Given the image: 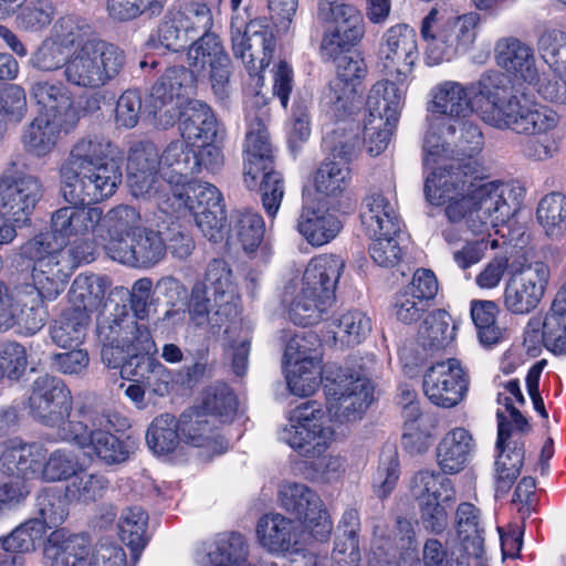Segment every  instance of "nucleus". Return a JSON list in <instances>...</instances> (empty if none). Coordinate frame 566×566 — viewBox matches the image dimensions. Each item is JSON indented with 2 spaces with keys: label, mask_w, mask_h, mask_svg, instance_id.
<instances>
[{
  "label": "nucleus",
  "mask_w": 566,
  "mask_h": 566,
  "mask_svg": "<svg viewBox=\"0 0 566 566\" xmlns=\"http://www.w3.org/2000/svg\"><path fill=\"white\" fill-rule=\"evenodd\" d=\"M522 190L502 181H489L475 164L454 168L449 174L427 177L424 195L434 206H444L449 224L442 230L448 244H464L453 251L454 263L467 270L479 263L488 247L496 249L497 240H469L465 234L483 235L490 228L505 223L520 206Z\"/></svg>",
  "instance_id": "obj_1"
},
{
  "label": "nucleus",
  "mask_w": 566,
  "mask_h": 566,
  "mask_svg": "<svg viewBox=\"0 0 566 566\" xmlns=\"http://www.w3.org/2000/svg\"><path fill=\"white\" fill-rule=\"evenodd\" d=\"M537 51L551 74L539 76L534 50L516 38L500 39L494 49L496 64L516 78L536 86L546 101L566 105V32L545 30L537 40Z\"/></svg>",
  "instance_id": "obj_2"
},
{
  "label": "nucleus",
  "mask_w": 566,
  "mask_h": 566,
  "mask_svg": "<svg viewBox=\"0 0 566 566\" xmlns=\"http://www.w3.org/2000/svg\"><path fill=\"white\" fill-rule=\"evenodd\" d=\"M511 96L513 93L507 75L489 71L468 85L457 81H443L436 85L431 111L446 116L448 123L465 119L476 113L485 124L495 128L492 120L503 115Z\"/></svg>",
  "instance_id": "obj_3"
},
{
  "label": "nucleus",
  "mask_w": 566,
  "mask_h": 566,
  "mask_svg": "<svg viewBox=\"0 0 566 566\" xmlns=\"http://www.w3.org/2000/svg\"><path fill=\"white\" fill-rule=\"evenodd\" d=\"M265 105V97L259 92L247 104L244 182L250 189L260 184L263 207L273 218L284 196V184L281 174L273 167V150L266 130L269 109Z\"/></svg>",
  "instance_id": "obj_4"
},
{
  "label": "nucleus",
  "mask_w": 566,
  "mask_h": 566,
  "mask_svg": "<svg viewBox=\"0 0 566 566\" xmlns=\"http://www.w3.org/2000/svg\"><path fill=\"white\" fill-rule=\"evenodd\" d=\"M172 12L190 41H193L187 53L190 67L206 71L209 66L212 90L223 99L228 95L230 59L217 35L210 32L213 27L211 9L203 2L190 1Z\"/></svg>",
  "instance_id": "obj_5"
},
{
  "label": "nucleus",
  "mask_w": 566,
  "mask_h": 566,
  "mask_svg": "<svg viewBox=\"0 0 566 566\" xmlns=\"http://www.w3.org/2000/svg\"><path fill=\"white\" fill-rule=\"evenodd\" d=\"M78 419L70 420L60 429V439L75 443L82 449L90 448L103 464L115 465L126 462L134 446L114 432H124L130 427L129 419L120 411L105 409H82Z\"/></svg>",
  "instance_id": "obj_6"
},
{
  "label": "nucleus",
  "mask_w": 566,
  "mask_h": 566,
  "mask_svg": "<svg viewBox=\"0 0 566 566\" xmlns=\"http://www.w3.org/2000/svg\"><path fill=\"white\" fill-rule=\"evenodd\" d=\"M31 94L43 111L24 127L22 144L29 154L42 158L55 149L62 136L75 128L78 113L64 87L38 82Z\"/></svg>",
  "instance_id": "obj_7"
},
{
  "label": "nucleus",
  "mask_w": 566,
  "mask_h": 566,
  "mask_svg": "<svg viewBox=\"0 0 566 566\" xmlns=\"http://www.w3.org/2000/svg\"><path fill=\"white\" fill-rule=\"evenodd\" d=\"M483 135L480 127L465 119L448 123L446 118H433L423 140V165L432 167L438 176L468 164L481 165L471 158L481 151Z\"/></svg>",
  "instance_id": "obj_8"
},
{
  "label": "nucleus",
  "mask_w": 566,
  "mask_h": 566,
  "mask_svg": "<svg viewBox=\"0 0 566 566\" xmlns=\"http://www.w3.org/2000/svg\"><path fill=\"white\" fill-rule=\"evenodd\" d=\"M345 261L334 254H322L307 264L301 286L289 305L290 319L301 326L321 322L335 301V287Z\"/></svg>",
  "instance_id": "obj_9"
},
{
  "label": "nucleus",
  "mask_w": 566,
  "mask_h": 566,
  "mask_svg": "<svg viewBox=\"0 0 566 566\" xmlns=\"http://www.w3.org/2000/svg\"><path fill=\"white\" fill-rule=\"evenodd\" d=\"M22 254L33 262V285L46 301H54L65 289L74 270L82 262H91V253L83 244L63 248L51 237H33L22 248Z\"/></svg>",
  "instance_id": "obj_10"
},
{
  "label": "nucleus",
  "mask_w": 566,
  "mask_h": 566,
  "mask_svg": "<svg viewBox=\"0 0 566 566\" xmlns=\"http://www.w3.org/2000/svg\"><path fill=\"white\" fill-rule=\"evenodd\" d=\"M239 293L232 272L222 260H212L203 282L195 284L188 303L190 321L198 327L218 332L238 315Z\"/></svg>",
  "instance_id": "obj_11"
},
{
  "label": "nucleus",
  "mask_w": 566,
  "mask_h": 566,
  "mask_svg": "<svg viewBox=\"0 0 566 566\" xmlns=\"http://www.w3.org/2000/svg\"><path fill=\"white\" fill-rule=\"evenodd\" d=\"M558 120V114L551 107L513 94L505 103L503 115L492 122L497 129H510L516 134L533 136L524 145L525 156L535 160H546L558 151L557 140L553 135Z\"/></svg>",
  "instance_id": "obj_12"
},
{
  "label": "nucleus",
  "mask_w": 566,
  "mask_h": 566,
  "mask_svg": "<svg viewBox=\"0 0 566 566\" xmlns=\"http://www.w3.org/2000/svg\"><path fill=\"white\" fill-rule=\"evenodd\" d=\"M125 63L126 56L119 46L94 36L67 54L63 74L70 85L96 90L116 78Z\"/></svg>",
  "instance_id": "obj_13"
},
{
  "label": "nucleus",
  "mask_w": 566,
  "mask_h": 566,
  "mask_svg": "<svg viewBox=\"0 0 566 566\" xmlns=\"http://www.w3.org/2000/svg\"><path fill=\"white\" fill-rule=\"evenodd\" d=\"M158 205L165 213L190 212L209 241L222 238L227 214L222 195L214 185L188 179L172 188Z\"/></svg>",
  "instance_id": "obj_14"
},
{
  "label": "nucleus",
  "mask_w": 566,
  "mask_h": 566,
  "mask_svg": "<svg viewBox=\"0 0 566 566\" xmlns=\"http://www.w3.org/2000/svg\"><path fill=\"white\" fill-rule=\"evenodd\" d=\"M232 52L240 59L255 87L264 82L262 72L272 59L275 39L265 19H250L248 9H232L230 22Z\"/></svg>",
  "instance_id": "obj_15"
},
{
  "label": "nucleus",
  "mask_w": 566,
  "mask_h": 566,
  "mask_svg": "<svg viewBox=\"0 0 566 566\" xmlns=\"http://www.w3.org/2000/svg\"><path fill=\"white\" fill-rule=\"evenodd\" d=\"M209 74L182 66H170L158 77L150 88L147 111L153 115L157 126L168 128L175 125L181 112L188 107L196 92V76Z\"/></svg>",
  "instance_id": "obj_16"
},
{
  "label": "nucleus",
  "mask_w": 566,
  "mask_h": 566,
  "mask_svg": "<svg viewBox=\"0 0 566 566\" xmlns=\"http://www.w3.org/2000/svg\"><path fill=\"white\" fill-rule=\"evenodd\" d=\"M317 18L328 27L321 41V53L326 60H336L358 46L366 34L361 11L344 0H319Z\"/></svg>",
  "instance_id": "obj_17"
},
{
  "label": "nucleus",
  "mask_w": 566,
  "mask_h": 566,
  "mask_svg": "<svg viewBox=\"0 0 566 566\" xmlns=\"http://www.w3.org/2000/svg\"><path fill=\"white\" fill-rule=\"evenodd\" d=\"M334 429L325 412L316 402L310 401L294 408L277 437L301 457L319 459L334 441Z\"/></svg>",
  "instance_id": "obj_18"
},
{
  "label": "nucleus",
  "mask_w": 566,
  "mask_h": 566,
  "mask_svg": "<svg viewBox=\"0 0 566 566\" xmlns=\"http://www.w3.org/2000/svg\"><path fill=\"white\" fill-rule=\"evenodd\" d=\"M438 21V11L431 10L423 19L421 34L427 42L426 59L428 64L437 65L444 61H451L458 55L469 51L476 38V27L480 15L475 12L444 20L438 29L432 31Z\"/></svg>",
  "instance_id": "obj_19"
},
{
  "label": "nucleus",
  "mask_w": 566,
  "mask_h": 566,
  "mask_svg": "<svg viewBox=\"0 0 566 566\" xmlns=\"http://www.w3.org/2000/svg\"><path fill=\"white\" fill-rule=\"evenodd\" d=\"M327 410L339 422L361 418L373 400V385L359 371L339 367L325 376Z\"/></svg>",
  "instance_id": "obj_20"
},
{
  "label": "nucleus",
  "mask_w": 566,
  "mask_h": 566,
  "mask_svg": "<svg viewBox=\"0 0 566 566\" xmlns=\"http://www.w3.org/2000/svg\"><path fill=\"white\" fill-rule=\"evenodd\" d=\"M406 80L388 77L373 85L367 97L366 128L370 136L380 137L370 151H384L391 139L405 104Z\"/></svg>",
  "instance_id": "obj_21"
},
{
  "label": "nucleus",
  "mask_w": 566,
  "mask_h": 566,
  "mask_svg": "<svg viewBox=\"0 0 566 566\" xmlns=\"http://www.w3.org/2000/svg\"><path fill=\"white\" fill-rule=\"evenodd\" d=\"M549 268L542 261L513 263L503 290V306L525 316L542 303L549 281Z\"/></svg>",
  "instance_id": "obj_22"
},
{
  "label": "nucleus",
  "mask_w": 566,
  "mask_h": 566,
  "mask_svg": "<svg viewBox=\"0 0 566 566\" xmlns=\"http://www.w3.org/2000/svg\"><path fill=\"white\" fill-rule=\"evenodd\" d=\"M43 297L31 285L10 290L0 283V331L15 328L21 335H34L45 324Z\"/></svg>",
  "instance_id": "obj_23"
},
{
  "label": "nucleus",
  "mask_w": 566,
  "mask_h": 566,
  "mask_svg": "<svg viewBox=\"0 0 566 566\" xmlns=\"http://www.w3.org/2000/svg\"><path fill=\"white\" fill-rule=\"evenodd\" d=\"M61 192L69 203L97 202L112 197L122 181V171L115 160L60 174Z\"/></svg>",
  "instance_id": "obj_24"
},
{
  "label": "nucleus",
  "mask_w": 566,
  "mask_h": 566,
  "mask_svg": "<svg viewBox=\"0 0 566 566\" xmlns=\"http://www.w3.org/2000/svg\"><path fill=\"white\" fill-rule=\"evenodd\" d=\"M279 502L283 510L301 522L311 536L326 542L333 523L318 494L304 483L285 481L279 488Z\"/></svg>",
  "instance_id": "obj_25"
},
{
  "label": "nucleus",
  "mask_w": 566,
  "mask_h": 566,
  "mask_svg": "<svg viewBox=\"0 0 566 566\" xmlns=\"http://www.w3.org/2000/svg\"><path fill=\"white\" fill-rule=\"evenodd\" d=\"M99 344H130L139 350L157 352L148 327L138 323L126 304L108 300L96 317Z\"/></svg>",
  "instance_id": "obj_26"
},
{
  "label": "nucleus",
  "mask_w": 566,
  "mask_h": 566,
  "mask_svg": "<svg viewBox=\"0 0 566 566\" xmlns=\"http://www.w3.org/2000/svg\"><path fill=\"white\" fill-rule=\"evenodd\" d=\"M412 494L419 503L424 527L433 533L442 532L448 525L444 504L455 496L451 480L438 472L419 471L412 479Z\"/></svg>",
  "instance_id": "obj_27"
},
{
  "label": "nucleus",
  "mask_w": 566,
  "mask_h": 566,
  "mask_svg": "<svg viewBox=\"0 0 566 566\" xmlns=\"http://www.w3.org/2000/svg\"><path fill=\"white\" fill-rule=\"evenodd\" d=\"M72 402L71 391L60 378L42 375L33 381L30 412L44 426L56 427L59 436L60 429L70 421L65 418L70 417Z\"/></svg>",
  "instance_id": "obj_28"
},
{
  "label": "nucleus",
  "mask_w": 566,
  "mask_h": 566,
  "mask_svg": "<svg viewBox=\"0 0 566 566\" xmlns=\"http://www.w3.org/2000/svg\"><path fill=\"white\" fill-rule=\"evenodd\" d=\"M418 57L417 34L408 24H396L384 33L378 66L387 76L407 80Z\"/></svg>",
  "instance_id": "obj_29"
},
{
  "label": "nucleus",
  "mask_w": 566,
  "mask_h": 566,
  "mask_svg": "<svg viewBox=\"0 0 566 566\" xmlns=\"http://www.w3.org/2000/svg\"><path fill=\"white\" fill-rule=\"evenodd\" d=\"M42 195L43 187L38 177L2 175L0 177V213L18 226H25L30 222Z\"/></svg>",
  "instance_id": "obj_30"
},
{
  "label": "nucleus",
  "mask_w": 566,
  "mask_h": 566,
  "mask_svg": "<svg viewBox=\"0 0 566 566\" xmlns=\"http://www.w3.org/2000/svg\"><path fill=\"white\" fill-rule=\"evenodd\" d=\"M158 150L153 143L137 142L132 145L127 158V180L132 195L136 198H164V184Z\"/></svg>",
  "instance_id": "obj_31"
},
{
  "label": "nucleus",
  "mask_w": 566,
  "mask_h": 566,
  "mask_svg": "<svg viewBox=\"0 0 566 566\" xmlns=\"http://www.w3.org/2000/svg\"><path fill=\"white\" fill-rule=\"evenodd\" d=\"M468 377L455 358L433 364L423 376V392L434 405L443 408L457 406L468 391Z\"/></svg>",
  "instance_id": "obj_32"
},
{
  "label": "nucleus",
  "mask_w": 566,
  "mask_h": 566,
  "mask_svg": "<svg viewBox=\"0 0 566 566\" xmlns=\"http://www.w3.org/2000/svg\"><path fill=\"white\" fill-rule=\"evenodd\" d=\"M524 344L528 348L544 344L553 353H566V287L557 291L543 318H530L524 329Z\"/></svg>",
  "instance_id": "obj_33"
},
{
  "label": "nucleus",
  "mask_w": 566,
  "mask_h": 566,
  "mask_svg": "<svg viewBox=\"0 0 566 566\" xmlns=\"http://www.w3.org/2000/svg\"><path fill=\"white\" fill-rule=\"evenodd\" d=\"M103 212L99 208L85 203H71L56 209L51 214L50 231L36 237H51L63 248L78 244L77 239L93 232L101 222Z\"/></svg>",
  "instance_id": "obj_34"
},
{
  "label": "nucleus",
  "mask_w": 566,
  "mask_h": 566,
  "mask_svg": "<svg viewBox=\"0 0 566 566\" xmlns=\"http://www.w3.org/2000/svg\"><path fill=\"white\" fill-rule=\"evenodd\" d=\"M336 70L337 77L334 78L327 91L324 93L323 102L329 107L335 116H343L355 108V87L354 81L365 76L367 72L366 63L360 54L339 55Z\"/></svg>",
  "instance_id": "obj_35"
},
{
  "label": "nucleus",
  "mask_w": 566,
  "mask_h": 566,
  "mask_svg": "<svg viewBox=\"0 0 566 566\" xmlns=\"http://www.w3.org/2000/svg\"><path fill=\"white\" fill-rule=\"evenodd\" d=\"M256 536L268 552L285 555L301 551L302 532L295 521L280 514H265L258 521Z\"/></svg>",
  "instance_id": "obj_36"
},
{
  "label": "nucleus",
  "mask_w": 566,
  "mask_h": 566,
  "mask_svg": "<svg viewBox=\"0 0 566 566\" xmlns=\"http://www.w3.org/2000/svg\"><path fill=\"white\" fill-rule=\"evenodd\" d=\"M496 417L499 420L496 449L500 451L495 461L496 493L505 494L520 474L524 462V448L523 443L517 441L506 444L511 437L510 423L500 410Z\"/></svg>",
  "instance_id": "obj_37"
},
{
  "label": "nucleus",
  "mask_w": 566,
  "mask_h": 566,
  "mask_svg": "<svg viewBox=\"0 0 566 566\" xmlns=\"http://www.w3.org/2000/svg\"><path fill=\"white\" fill-rule=\"evenodd\" d=\"M360 220L368 235H394L402 228L396 202L377 191L365 197Z\"/></svg>",
  "instance_id": "obj_38"
},
{
  "label": "nucleus",
  "mask_w": 566,
  "mask_h": 566,
  "mask_svg": "<svg viewBox=\"0 0 566 566\" xmlns=\"http://www.w3.org/2000/svg\"><path fill=\"white\" fill-rule=\"evenodd\" d=\"M195 147L187 140L177 139L167 145L160 160L164 197L193 176L196 167Z\"/></svg>",
  "instance_id": "obj_39"
},
{
  "label": "nucleus",
  "mask_w": 566,
  "mask_h": 566,
  "mask_svg": "<svg viewBox=\"0 0 566 566\" xmlns=\"http://www.w3.org/2000/svg\"><path fill=\"white\" fill-rule=\"evenodd\" d=\"M475 453L472 434L462 427L448 431L437 446V463L446 474H455L464 470Z\"/></svg>",
  "instance_id": "obj_40"
},
{
  "label": "nucleus",
  "mask_w": 566,
  "mask_h": 566,
  "mask_svg": "<svg viewBox=\"0 0 566 566\" xmlns=\"http://www.w3.org/2000/svg\"><path fill=\"white\" fill-rule=\"evenodd\" d=\"M45 449L39 444H21L7 448L0 457V471L8 478L22 481H42Z\"/></svg>",
  "instance_id": "obj_41"
},
{
  "label": "nucleus",
  "mask_w": 566,
  "mask_h": 566,
  "mask_svg": "<svg viewBox=\"0 0 566 566\" xmlns=\"http://www.w3.org/2000/svg\"><path fill=\"white\" fill-rule=\"evenodd\" d=\"M45 533L40 520L32 518L17 526L9 535L0 537V562L3 566H22L23 554L35 549Z\"/></svg>",
  "instance_id": "obj_42"
},
{
  "label": "nucleus",
  "mask_w": 566,
  "mask_h": 566,
  "mask_svg": "<svg viewBox=\"0 0 566 566\" xmlns=\"http://www.w3.org/2000/svg\"><path fill=\"white\" fill-rule=\"evenodd\" d=\"M179 129L182 138L192 147L214 142L218 123L209 105L201 101L189 102L180 117Z\"/></svg>",
  "instance_id": "obj_43"
},
{
  "label": "nucleus",
  "mask_w": 566,
  "mask_h": 566,
  "mask_svg": "<svg viewBox=\"0 0 566 566\" xmlns=\"http://www.w3.org/2000/svg\"><path fill=\"white\" fill-rule=\"evenodd\" d=\"M296 229L310 244L321 247L336 238L342 223L334 213L305 202Z\"/></svg>",
  "instance_id": "obj_44"
},
{
  "label": "nucleus",
  "mask_w": 566,
  "mask_h": 566,
  "mask_svg": "<svg viewBox=\"0 0 566 566\" xmlns=\"http://www.w3.org/2000/svg\"><path fill=\"white\" fill-rule=\"evenodd\" d=\"M214 429L210 417L197 410L184 412L179 420V430L187 443L197 448H206L217 454L227 449V442Z\"/></svg>",
  "instance_id": "obj_45"
},
{
  "label": "nucleus",
  "mask_w": 566,
  "mask_h": 566,
  "mask_svg": "<svg viewBox=\"0 0 566 566\" xmlns=\"http://www.w3.org/2000/svg\"><path fill=\"white\" fill-rule=\"evenodd\" d=\"M116 153L117 147L104 137L83 138L72 147L67 159L60 168V174L72 175L75 170L115 160Z\"/></svg>",
  "instance_id": "obj_46"
},
{
  "label": "nucleus",
  "mask_w": 566,
  "mask_h": 566,
  "mask_svg": "<svg viewBox=\"0 0 566 566\" xmlns=\"http://www.w3.org/2000/svg\"><path fill=\"white\" fill-rule=\"evenodd\" d=\"M44 554L51 566H85L88 542L84 536L54 531L49 536Z\"/></svg>",
  "instance_id": "obj_47"
},
{
  "label": "nucleus",
  "mask_w": 566,
  "mask_h": 566,
  "mask_svg": "<svg viewBox=\"0 0 566 566\" xmlns=\"http://www.w3.org/2000/svg\"><path fill=\"white\" fill-rule=\"evenodd\" d=\"M108 280L97 274H78L72 282L69 298L71 310L90 315L104 306Z\"/></svg>",
  "instance_id": "obj_48"
},
{
  "label": "nucleus",
  "mask_w": 566,
  "mask_h": 566,
  "mask_svg": "<svg viewBox=\"0 0 566 566\" xmlns=\"http://www.w3.org/2000/svg\"><path fill=\"white\" fill-rule=\"evenodd\" d=\"M457 539L461 549L476 558L483 553L484 528L480 520V511L473 504L461 503L455 513Z\"/></svg>",
  "instance_id": "obj_49"
},
{
  "label": "nucleus",
  "mask_w": 566,
  "mask_h": 566,
  "mask_svg": "<svg viewBox=\"0 0 566 566\" xmlns=\"http://www.w3.org/2000/svg\"><path fill=\"white\" fill-rule=\"evenodd\" d=\"M455 326L451 316L443 310L429 313L418 331V343L429 350L446 348L454 338Z\"/></svg>",
  "instance_id": "obj_50"
},
{
  "label": "nucleus",
  "mask_w": 566,
  "mask_h": 566,
  "mask_svg": "<svg viewBox=\"0 0 566 566\" xmlns=\"http://www.w3.org/2000/svg\"><path fill=\"white\" fill-rule=\"evenodd\" d=\"M352 180V170L346 160L325 158L314 175L316 191L325 197L343 195Z\"/></svg>",
  "instance_id": "obj_51"
},
{
  "label": "nucleus",
  "mask_w": 566,
  "mask_h": 566,
  "mask_svg": "<svg viewBox=\"0 0 566 566\" xmlns=\"http://www.w3.org/2000/svg\"><path fill=\"white\" fill-rule=\"evenodd\" d=\"M207 555L211 566H253L248 560V544L238 533L218 536L209 546Z\"/></svg>",
  "instance_id": "obj_52"
},
{
  "label": "nucleus",
  "mask_w": 566,
  "mask_h": 566,
  "mask_svg": "<svg viewBox=\"0 0 566 566\" xmlns=\"http://www.w3.org/2000/svg\"><path fill=\"white\" fill-rule=\"evenodd\" d=\"M166 253L165 240L159 232L142 228L133 233V254L124 253L130 266L150 268L160 262Z\"/></svg>",
  "instance_id": "obj_53"
},
{
  "label": "nucleus",
  "mask_w": 566,
  "mask_h": 566,
  "mask_svg": "<svg viewBox=\"0 0 566 566\" xmlns=\"http://www.w3.org/2000/svg\"><path fill=\"white\" fill-rule=\"evenodd\" d=\"M231 235L247 253L254 252L263 241L265 226L262 216L252 210H238L230 220Z\"/></svg>",
  "instance_id": "obj_54"
},
{
  "label": "nucleus",
  "mask_w": 566,
  "mask_h": 566,
  "mask_svg": "<svg viewBox=\"0 0 566 566\" xmlns=\"http://www.w3.org/2000/svg\"><path fill=\"white\" fill-rule=\"evenodd\" d=\"M359 132V127L355 124H342L326 133L323 143L329 150L328 157L346 160L349 165L361 148Z\"/></svg>",
  "instance_id": "obj_55"
},
{
  "label": "nucleus",
  "mask_w": 566,
  "mask_h": 566,
  "mask_svg": "<svg viewBox=\"0 0 566 566\" xmlns=\"http://www.w3.org/2000/svg\"><path fill=\"white\" fill-rule=\"evenodd\" d=\"M90 322V315L70 308L51 327V338L63 348L77 346L84 340Z\"/></svg>",
  "instance_id": "obj_56"
},
{
  "label": "nucleus",
  "mask_w": 566,
  "mask_h": 566,
  "mask_svg": "<svg viewBox=\"0 0 566 566\" xmlns=\"http://www.w3.org/2000/svg\"><path fill=\"white\" fill-rule=\"evenodd\" d=\"M147 513L139 506L126 507L118 520L119 537L133 552L143 549L147 544Z\"/></svg>",
  "instance_id": "obj_57"
},
{
  "label": "nucleus",
  "mask_w": 566,
  "mask_h": 566,
  "mask_svg": "<svg viewBox=\"0 0 566 566\" xmlns=\"http://www.w3.org/2000/svg\"><path fill=\"white\" fill-rule=\"evenodd\" d=\"M336 331H333V343L340 342L343 345L360 344L371 331L370 318L360 311H348L334 319Z\"/></svg>",
  "instance_id": "obj_58"
},
{
  "label": "nucleus",
  "mask_w": 566,
  "mask_h": 566,
  "mask_svg": "<svg viewBox=\"0 0 566 566\" xmlns=\"http://www.w3.org/2000/svg\"><path fill=\"white\" fill-rule=\"evenodd\" d=\"M179 422L169 413L153 420L146 433L148 447L157 454L172 452L179 443Z\"/></svg>",
  "instance_id": "obj_59"
},
{
  "label": "nucleus",
  "mask_w": 566,
  "mask_h": 566,
  "mask_svg": "<svg viewBox=\"0 0 566 566\" xmlns=\"http://www.w3.org/2000/svg\"><path fill=\"white\" fill-rule=\"evenodd\" d=\"M319 339L312 332H300L289 338L284 350V366L293 367L296 364L322 363L319 354Z\"/></svg>",
  "instance_id": "obj_60"
},
{
  "label": "nucleus",
  "mask_w": 566,
  "mask_h": 566,
  "mask_svg": "<svg viewBox=\"0 0 566 566\" xmlns=\"http://www.w3.org/2000/svg\"><path fill=\"white\" fill-rule=\"evenodd\" d=\"M107 486V479L101 474L77 472L65 488V497L85 504L95 502L104 495Z\"/></svg>",
  "instance_id": "obj_61"
},
{
  "label": "nucleus",
  "mask_w": 566,
  "mask_h": 566,
  "mask_svg": "<svg viewBox=\"0 0 566 566\" xmlns=\"http://www.w3.org/2000/svg\"><path fill=\"white\" fill-rule=\"evenodd\" d=\"M537 220L547 235H557L566 229V197L559 192L546 195L538 203Z\"/></svg>",
  "instance_id": "obj_62"
},
{
  "label": "nucleus",
  "mask_w": 566,
  "mask_h": 566,
  "mask_svg": "<svg viewBox=\"0 0 566 566\" xmlns=\"http://www.w3.org/2000/svg\"><path fill=\"white\" fill-rule=\"evenodd\" d=\"M497 305L493 301L472 302L471 316L478 329L480 343L484 346L496 344L502 335L501 328L495 324Z\"/></svg>",
  "instance_id": "obj_63"
},
{
  "label": "nucleus",
  "mask_w": 566,
  "mask_h": 566,
  "mask_svg": "<svg viewBox=\"0 0 566 566\" xmlns=\"http://www.w3.org/2000/svg\"><path fill=\"white\" fill-rule=\"evenodd\" d=\"M285 373L290 391L300 397L311 396L323 381L322 363L296 364L285 368Z\"/></svg>",
  "instance_id": "obj_64"
}]
</instances>
